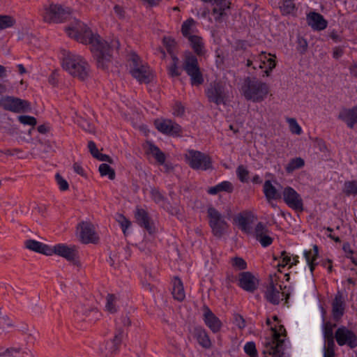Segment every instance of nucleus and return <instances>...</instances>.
Instances as JSON below:
<instances>
[{"instance_id": "58", "label": "nucleus", "mask_w": 357, "mask_h": 357, "mask_svg": "<svg viewBox=\"0 0 357 357\" xmlns=\"http://www.w3.org/2000/svg\"><path fill=\"white\" fill-rule=\"evenodd\" d=\"M2 320L3 321L4 324L8 328H13L15 327V324L10 318V317L7 314H3L1 317Z\"/></svg>"}, {"instance_id": "30", "label": "nucleus", "mask_w": 357, "mask_h": 357, "mask_svg": "<svg viewBox=\"0 0 357 357\" xmlns=\"http://www.w3.org/2000/svg\"><path fill=\"white\" fill-rule=\"evenodd\" d=\"M234 222L237 223L238 227L243 231L245 233L250 232V221L249 220L248 217H245L241 213H240L234 218Z\"/></svg>"}, {"instance_id": "27", "label": "nucleus", "mask_w": 357, "mask_h": 357, "mask_svg": "<svg viewBox=\"0 0 357 357\" xmlns=\"http://www.w3.org/2000/svg\"><path fill=\"white\" fill-rule=\"evenodd\" d=\"M280 291L278 290L273 283L271 282L265 292V297L266 300L273 305H278L280 301Z\"/></svg>"}, {"instance_id": "51", "label": "nucleus", "mask_w": 357, "mask_h": 357, "mask_svg": "<svg viewBox=\"0 0 357 357\" xmlns=\"http://www.w3.org/2000/svg\"><path fill=\"white\" fill-rule=\"evenodd\" d=\"M167 69L171 77H178L181 75V71L177 65L171 64Z\"/></svg>"}, {"instance_id": "44", "label": "nucleus", "mask_w": 357, "mask_h": 357, "mask_svg": "<svg viewBox=\"0 0 357 357\" xmlns=\"http://www.w3.org/2000/svg\"><path fill=\"white\" fill-rule=\"evenodd\" d=\"M21 349L10 347L0 352V357H16L20 353Z\"/></svg>"}, {"instance_id": "59", "label": "nucleus", "mask_w": 357, "mask_h": 357, "mask_svg": "<svg viewBox=\"0 0 357 357\" xmlns=\"http://www.w3.org/2000/svg\"><path fill=\"white\" fill-rule=\"evenodd\" d=\"M96 158L100 161H105L110 164H112L114 162L113 160L110 156L100 153L98 154V155H96Z\"/></svg>"}, {"instance_id": "22", "label": "nucleus", "mask_w": 357, "mask_h": 357, "mask_svg": "<svg viewBox=\"0 0 357 357\" xmlns=\"http://www.w3.org/2000/svg\"><path fill=\"white\" fill-rule=\"evenodd\" d=\"M24 246L26 249L31 251L50 256V247L33 239H28L24 242Z\"/></svg>"}, {"instance_id": "31", "label": "nucleus", "mask_w": 357, "mask_h": 357, "mask_svg": "<svg viewBox=\"0 0 357 357\" xmlns=\"http://www.w3.org/2000/svg\"><path fill=\"white\" fill-rule=\"evenodd\" d=\"M148 145L149 152L154 156L159 164H164L166 159L164 153L162 152L158 146H155L151 142H148Z\"/></svg>"}, {"instance_id": "54", "label": "nucleus", "mask_w": 357, "mask_h": 357, "mask_svg": "<svg viewBox=\"0 0 357 357\" xmlns=\"http://www.w3.org/2000/svg\"><path fill=\"white\" fill-rule=\"evenodd\" d=\"M119 222L121 225L123 233L126 234V230L130 227V222L122 215H119Z\"/></svg>"}, {"instance_id": "34", "label": "nucleus", "mask_w": 357, "mask_h": 357, "mask_svg": "<svg viewBox=\"0 0 357 357\" xmlns=\"http://www.w3.org/2000/svg\"><path fill=\"white\" fill-rule=\"evenodd\" d=\"M106 300V310L112 314L116 313L117 312L116 296L114 294H108L107 296Z\"/></svg>"}, {"instance_id": "20", "label": "nucleus", "mask_w": 357, "mask_h": 357, "mask_svg": "<svg viewBox=\"0 0 357 357\" xmlns=\"http://www.w3.org/2000/svg\"><path fill=\"white\" fill-rule=\"evenodd\" d=\"M204 319L206 326L213 332L218 333L220 331L222 322L212 312L208 306L204 305Z\"/></svg>"}, {"instance_id": "17", "label": "nucleus", "mask_w": 357, "mask_h": 357, "mask_svg": "<svg viewBox=\"0 0 357 357\" xmlns=\"http://www.w3.org/2000/svg\"><path fill=\"white\" fill-rule=\"evenodd\" d=\"M238 285L245 291L254 292L258 287V279L250 272H242L239 274Z\"/></svg>"}, {"instance_id": "13", "label": "nucleus", "mask_w": 357, "mask_h": 357, "mask_svg": "<svg viewBox=\"0 0 357 357\" xmlns=\"http://www.w3.org/2000/svg\"><path fill=\"white\" fill-rule=\"evenodd\" d=\"M79 231L78 238L83 244H97L99 242V236L96 231L94 225L89 221H82L77 225Z\"/></svg>"}, {"instance_id": "21", "label": "nucleus", "mask_w": 357, "mask_h": 357, "mask_svg": "<svg viewBox=\"0 0 357 357\" xmlns=\"http://www.w3.org/2000/svg\"><path fill=\"white\" fill-rule=\"evenodd\" d=\"M307 24L314 30L321 31L327 27L328 22L324 17L316 12H311L307 16Z\"/></svg>"}, {"instance_id": "2", "label": "nucleus", "mask_w": 357, "mask_h": 357, "mask_svg": "<svg viewBox=\"0 0 357 357\" xmlns=\"http://www.w3.org/2000/svg\"><path fill=\"white\" fill-rule=\"evenodd\" d=\"M61 66L69 75L81 81L85 80L89 77V66L79 55L67 52L63 55Z\"/></svg>"}, {"instance_id": "14", "label": "nucleus", "mask_w": 357, "mask_h": 357, "mask_svg": "<svg viewBox=\"0 0 357 357\" xmlns=\"http://www.w3.org/2000/svg\"><path fill=\"white\" fill-rule=\"evenodd\" d=\"M337 343L340 346L347 344L351 349L357 347V335L344 326L340 327L335 333Z\"/></svg>"}, {"instance_id": "42", "label": "nucleus", "mask_w": 357, "mask_h": 357, "mask_svg": "<svg viewBox=\"0 0 357 357\" xmlns=\"http://www.w3.org/2000/svg\"><path fill=\"white\" fill-rule=\"evenodd\" d=\"M18 121L23 125H29L35 126L37 123V120L35 117L26 115H21L17 117Z\"/></svg>"}, {"instance_id": "9", "label": "nucleus", "mask_w": 357, "mask_h": 357, "mask_svg": "<svg viewBox=\"0 0 357 357\" xmlns=\"http://www.w3.org/2000/svg\"><path fill=\"white\" fill-rule=\"evenodd\" d=\"M183 68L190 77L192 85L199 86L203 84L204 78L199 67L197 59L191 52L185 54Z\"/></svg>"}, {"instance_id": "26", "label": "nucleus", "mask_w": 357, "mask_h": 357, "mask_svg": "<svg viewBox=\"0 0 357 357\" xmlns=\"http://www.w3.org/2000/svg\"><path fill=\"white\" fill-rule=\"evenodd\" d=\"M188 40L190 43V46L193 49L194 52L198 56H202L205 54L204 45L202 38L200 36L193 35L189 36Z\"/></svg>"}, {"instance_id": "49", "label": "nucleus", "mask_w": 357, "mask_h": 357, "mask_svg": "<svg viewBox=\"0 0 357 357\" xmlns=\"http://www.w3.org/2000/svg\"><path fill=\"white\" fill-rule=\"evenodd\" d=\"M219 189V192H231L233 191L234 187L231 182L229 181H223L217 185Z\"/></svg>"}, {"instance_id": "16", "label": "nucleus", "mask_w": 357, "mask_h": 357, "mask_svg": "<svg viewBox=\"0 0 357 357\" xmlns=\"http://www.w3.org/2000/svg\"><path fill=\"white\" fill-rule=\"evenodd\" d=\"M154 124L158 130L163 134L172 136L181 135V126L170 119H156Z\"/></svg>"}, {"instance_id": "7", "label": "nucleus", "mask_w": 357, "mask_h": 357, "mask_svg": "<svg viewBox=\"0 0 357 357\" xmlns=\"http://www.w3.org/2000/svg\"><path fill=\"white\" fill-rule=\"evenodd\" d=\"M206 96L211 102L215 105H226L229 100V91L226 84L220 80L211 82L206 89Z\"/></svg>"}, {"instance_id": "4", "label": "nucleus", "mask_w": 357, "mask_h": 357, "mask_svg": "<svg viewBox=\"0 0 357 357\" xmlns=\"http://www.w3.org/2000/svg\"><path fill=\"white\" fill-rule=\"evenodd\" d=\"M128 61L130 73L139 83L149 84L152 81L153 74L149 66L137 54L131 52L128 55Z\"/></svg>"}, {"instance_id": "43", "label": "nucleus", "mask_w": 357, "mask_h": 357, "mask_svg": "<svg viewBox=\"0 0 357 357\" xmlns=\"http://www.w3.org/2000/svg\"><path fill=\"white\" fill-rule=\"evenodd\" d=\"M244 351L250 357L257 356V351L253 342H247L244 346Z\"/></svg>"}, {"instance_id": "46", "label": "nucleus", "mask_w": 357, "mask_h": 357, "mask_svg": "<svg viewBox=\"0 0 357 357\" xmlns=\"http://www.w3.org/2000/svg\"><path fill=\"white\" fill-rule=\"evenodd\" d=\"M162 42L169 54H172L173 50L176 45V41L169 37H164Z\"/></svg>"}, {"instance_id": "10", "label": "nucleus", "mask_w": 357, "mask_h": 357, "mask_svg": "<svg viewBox=\"0 0 357 357\" xmlns=\"http://www.w3.org/2000/svg\"><path fill=\"white\" fill-rule=\"evenodd\" d=\"M50 256L54 254L65 258L77 268H81L82 266L77 255V248L74 245L68 246L63 243L56 244L53 247H50Z\"/></svg>"}, {"instance_id": "19", "label": "nucleus", "mask_w": 357, "mask_h": 357, "mask_svg": "<svg viewBox=\"0 0 357 357\" xmlns=\"http://www.w3.org/2000/svg\"><path fill=\"white\" fill-rule=\"evenodd\" d=\"M214 8L212 9V14L215 15V20L222 22L227 16L226 10L230 8L231 2L229 0H212Z\"/></svg>"}, {"instance_id": "52", "label": "nucleus", "mask_w": 357, "mask_h": 357, "mask_svg": "<svg viewBox=\"0 0 357 357\" xmlns=\"http://www.w3.org/2000/svg\"><path fill=\"white\" fill-rule=\"evenodd\" d=\"M185 112V107L181 102H176L174 107V115L181 116L183 115Z\"/></svg>"}, {"instance_id": "24", "label": "nucleus", "mask_w": 357, "mask_h": 357, "mask_svg": "<svg viewBox=\"0 0 357 357\" xmlns=\"http://www.w3.org/2000/svg\"><path fill=\"white\" fill-rule=\"evenodd\" d=\"M333 315L335 320L339 319L344 314V300L342 295L337 293L332 303Z\"/></svg>"}, {"instance_id": "61", "label": "nucleus", "mask_w": 357, "mask_h": 357, "mask_svg": "<svg viewBox=\"0 0 357 357\" xmlns=\"http://www.w3.org/2000/svg\"><path fill=\"white\" fill-rule=\"evenodd\" d=\"M258 58L261 62L260 64L259 65V68H263L264 67V65L267 62V59H268L267 57L266 52H262L261 54L260 55H259Z\"/></svg>"}, {"instance_id": "57", "label": "nucleus", "mask_w": 357, "mask_h": 357, "mask_svg": "<svg viewBox=\"0 0 357 357\" xmlns=\"http://www.w3.org/2000/svg\"><path fill=\"white\" fill-rule=\"evenodd\" d=\"M234 320H235V323H236V326H238V327L239 328H245V319H243V317L241 315H240L238 314H235Z\"/></svg>"}, {"instance_id": "41", "label": "nucleus", "mask_w": 357, "mask_h": 357, "mask_svg": "<svg viewBox=\"0 0 357 357\" xmlns=\"http://www.w3.org/2000/svg\"><path fill=\"white\" fill-rule=\"evenodd\" d=\"M287 122L289 126V130L290 131L296 135H301L302 132V129L301 126L298 124L296 120L293 118H289L287 119Z\"/></svg>"}, {"instance_id": "64", "label": "nucleus", "mask_w": 357, "mask_h": 357, "mask_svg": "<svg viewBox=\"0 0 357 357\" xmlns=\"http://www.w3.org/2000/svg\"><path fill=\"white\" fill-rule=\"evenodd\" d=\"M73 169L79 175H81L82 176H85L84 171L82 167L79 163L75 162L73 164Z\"/></svg>"}, {"instance_id": "60", "label": "nucleus", "mask_w": 357, "mask_h": 357, "mask_svg": "<svg viewBox=\"0 0 357 357\" xmlns=\"http://www.w3.org/2000/svg\"><path fill=\"white\" fill-rule=\"evenodd\" d=\"M57 77H58L57 70H54L49 77V82L53 86H55L57 84Z\"/></svg>"}, {"instance_id": "38", "label": "nucleus", "mask_w": 357, "mask_h": 357, "mask_svg": "<svg viewBox=\"0 0 357 357\" xmlns=\"http://www.w3.org/2000/svg\"><path fill=\"white\" fill-rule=\"evenodd\" d=\"M236 174L241 182L246 183L248 181L249 172L243 165H241L237 167Z\"/></svg>"}, {"instance_id": "39", "label": "nucleus", "mask_w": 357, "mask_h": 357, "mask_svg": "<svg viewBox=\"0 0 357 357\" xmlns=\"http://www.w3.org/2000/svg\"><path fill=\"white\" fill-rule=\"evenodd\" d=\"M281 11L283 14H290L295 9V4L293 0H284L282 6H280Z\"/></svg>"}, {"instance_id": "18", "label": "nucleus", "mask_w": 357, "mask_h": 357, "mask_svg": "<svg viewBox=\"0 0 357 357\" xmlns=\"http://www.w3.org/2000/svg\"><path fill=\"white\" fill-rule=\"evenodd\" d=\"M135 218L137 222L143 227L146 231L152 234L155 232V227L154 223L151 220L149 213L143 208H137L135 211Z\"/></svg>"}, {"instance_id": "1", "label": "nucleus", "mask_w": 357, "mask_h": 357, "mask_svg": "<svg viewBox=\"0 0 357 357\" xmlns=\"http://www.w3.org/2000/svg\"><path fill=\"white\" fill-rule=\"evenodd\" d=\"M69 37L82 43H89L91 45V51L96 60L98 68L107 70L112 63V54L114 50L119 47L118 40H113L108 43L99 36H93L90 29L83 22L75 20L66 27Z\"/></svg>"}, {"instance_id": "53", "label": "nucleus", "mask_w": 357, "mask_h": 357, "mask_svg": "<svg viewBox=\"0 0 357 357\" xmlns=\"http://www.w3.org/2000/svg\"><path fill=\"white\" fill-rule=\"evenodd\" d=\"M263 247H267L273 243V238L268 236V234L257 239Z\"/></svg>"}, {"instance_id": "6", "label": "nucleus", "mask_w": 357, "mask_h": 357, "mask_svg": "<svg viewBox=\"0 0 357 357\" xmlns=\"http://www.w3.org/2000/svg\"><path fill=\"white\" fill-rule=\"evenodd\" d=\"M70 14V9L61 4L50 3L43 7V20L47 23H60L67 19Z\"/></svg>"}, {"instance_id": "11", "label": "nucleus", "mask_w": 357, "mask_h": 357, "mask_svg": "<svg viewBox=\"0 0 357 357\" xmlns=\"http://www.w3.org/2000/svg\"><path fill=\"white\" fill-rule=\"evenodd\" d=\"M185 158L189 166L193 169L206 170L211 168V158L200 151L189 150L185 155Z\"/></svg>"}, {"instance_id": "29", "label": "nucleus", "mask_w": 357, "mask_h": 357, "mask_svg": "<svg viewBox=\"0 0 357 357\" xmlns=\"http://www.w3.org/2000/svg\"><path fill=\"white\" fill-rule=\"evenodd\" d=\"M264 192L266 199H277L281 197L280 194L278 192L275 186H273L270 181H266L264 184Z\"/></svg>"}, {"instance_id": "25", "label": "nucleus", "mask_w": 357, "mask_h": 357, "mask_svg": "<svg viewBox=\"0 0 357 357\" xmlns=\"http://www.w3.org/2000/svg\"><path fill=\"white\" fill-rule=\"evenodd\" d=\"M194 335L198 343L205 349L211 347V342L206 331L202 327H196L194 331Z\"/></svg>"}, {"instance_id": "15", "label": "nucleus", "mask_w": 357, "mask_h": 357, "mask_svg": "<svg viewBox=\"0 0 357 357\" xmlns=\"http://www.w3.org/2000/svg\"><path fill=\"white\" fill-rule=\"evenodd\" d=\"M284 202L292 209L298 211H303V202L301 195L291 187L284 188L282 192Z\"/></svg>"}, {"instance_id": "28", "label": "nucleus", "mask_w": 357, "mask_h": 357, "mask_svg": "<svg viewBox=\"0 0 357 357\" xmlns=\"http://www.w3.org/2000/svg\"><path fill=\"white\" fill-rule=\"evenodd\" d=\"M172 295L174 298L178 301H183L185 296L183 283L178 277L174 278Z\"/></svg>"}, {"instance_id": "36", "label": "nucleus", "mask_w": 357, "mask_h": 357, "mask_svg": "<svg viewBox=\"0 0 357 357\" xmlns=\"http://www.w3.org/2000/svg\"><path fill=\"white\" fill-rule=\"evenodd\" d=\"M16 23L15 18L10 15H0V29L13 26Z\"/></svg>"}, {"instance_id": "3", "label": "nucleus", "mask_w": 357, "mask_h": 357, "mask_svg": "<svg viewBox=\"0 0 357 357\" xmlns=\"http://www.w3.org/2000/svg\"><path fill=\"white\" fill-rule=\"evenodd\" d=\"M243 95L248 100L259 102L264 100L269 92L268 85L256 77H248L241 88Z\"/></svg>"}, {"instance_id": "45", "label": "nucleus", "mask_w": 357, "mask_h": 357, "mask_svg": "<svg viewBox=\"0 0 357 357\" xmlns=\"http://www.w3.org/2000/svg\"><path fill=\"white\" fill-rule=\"evenodd\" d=\"M231 265L238 268V270H244L247 268V264L245 261L241 257H234L231 259Z\"/></svg>"}, {"instance_id": "63", "label": "nucleus", "mask_w": 357, "mask_h": 357, "mask_svg": "<svg viewBox=\"0 0 357 357\" xmlns=\"http://www.w3.org/2000/svg\"><path fill=\"white\" fill-rule=\"evenodd\" d=\"M281 256L282 257V263L280 264L278 266L284 267L289 263V261H291V258L290 257L287 255V252L285 251H282L281 252Z\"/></svg>"}, {"instance_id": "40", "label": "nucleus", "mask_w": 357, "mask_h": 357, "mask_svg": "<svg viewBox=\"0 0 357 357\" xmlns=\"http://www.w3.org/2000/svg\"><path fill=\"white\" fill-rule=\"evenodd\" d=\"M195 24V22L193 19L189 18L187 20H185L181 26V32L182 34L188 38L190 35V30L191 27Z\"/></svg>"}, {"instance_id": "32", "label": "nucleus", "mask_w": 357, "mask_h": 357, "mask_svg": "<svg viewBox=\"0 0 357 357\" xmlns=\"http://www.w3.org/2000/svg\"><path fill=\"white\" fill-rule=\"evenodd\" d=\"M305 165L304 160L301 158L291 159L285 167L286 172L288 174L292 173L294 170L303 167Z\"/></svg>"}, {"instance_id": "56", "label": "nucleus", "mask_w": 357, "mask_h": 357, "mask_svg": "<svg viewBox=\"0 0 357 357\" xmlns=\"http://www.w3.org/2000/svg\"><path fill=\"white\" fill-rule=\"evenodd\" d=\"M335 326V324L333 326L330 323H326L324 327V336L325 337H333V327Z\"/></svg>"}, {"instance_id": "37", "label": "nucleus", "mask_w": 357, "mask_h": 357, "mask_svg": "<svg viewBox=\"0 0 357 357\" xmlns=\"http://www.w3.org/2000/svg\"><path fill=\"white\" fill-rule=\"evenodd\" d=\"M268 234V229L267 227L261 222H258L255 229V236L256 239L257 240Z\"/></svg>"}, {"instance_id": "5", "label": "nucleus", "mask_w": 357, "mask_h": 357, "mask_svg": "<svg viewBox=\"0 0 357 357\" xmlns=\"http://www.w3.org/2000/svg\"><path fill=\"white\" fill-rule=\"evenodd\" d=\"M272 340L265 344V349L263 351L264 357H283L284 355V340L280 339L281 336L286 335V330L282 325L277 328L271 327Z\"/></svg>"}, {"instance_id": "48", "label": "nucleus", "mask_w": 357, "mask_h": 357, "mask_svg": "<svg viewBox=\"0 0 357 357\" xmlns=\"http://www.w3.org/2000/svg\"><path fill=\"white\" fill-rule=\"evenodd\" d=\"M85 314L94 321L98 320L101 317L100 312L96 307L89 309L87 311H86Z\"/></svg>"}, {"instance_id": "47", "label": "nucleus", "mask_w": 357, "mask_h": 357, "mask_svg": "<svg viewBox=\"0 0 357 357\" xmlns=\"http://www.w3.org/2000/svg\"><path fill=\"white\" fill-rule=\"evenodd\" d=\"M55 178L57 182V184L59 186V189L61 191H66L69 189L68 183L66 179H64L59 173H57L55 175Z\"/></svg>"}, {"instance_id": "23", "label": "nucleus", "mask_w": 357, "mask_h": 357, "mask_svg": "<svg viewBox=\"0 0 357 357\" xmlns=\"http://www.w3.org/2000/svg\"><path fill=\"white\" fill-rule=\"evenodd\" d=\"M339 119L344 121L350 128L357 123V107L344 109L339 115Z\"/></svg>"}, {"instance_id": "50", "label": "nucleus", "mask_w": 357, "mask_h": 357, "mask_svg": "<svg viewBox=\"0 0 357 357\" xmlns=\"http://www.w3.org/2000/svg\"><path fill=\"white\" fill-rule=\"evenodd\" d=\"M152 198L156 203H160V202L164 201L165 198L159 192L158 190L154 188L151 191Z\"/></svg>"}, {"instance_id": "33", "label": "nucleus", "mask_w": 357, "mask_h": 357, "mask_svg": "<svg viewBox=\"0 0 357 357\" xmlns=\"http://www.w3.org/2000/svg\"><path fill=\"white\" fill-rule=\"evenodd\" d=\"M98 171L101 176H107L110 180H114L116 176L115 171L109 165L102 163L99 166Z\"/></svg>"}, {"instance_id": "55", "label": "nucleus", "mask_w": 357, "mask_h": 357, "mask_svg": "<svg viewBox=\"0 0 357 357\" xmlns=\"http://www.w3.org/2000/svg\"><path fill=\"white\" fill-rule=\"evenodd\" d=\"M88 148L89 149V151L91 154L93 155V158H96V155H98L100 153L96 144L93 141H89L88 143Z\"/></svg>"}, {"instance_id": "8", "label": "nucleus", "mask_w": 357, "mask_h": 357, "mask_svg": "<svg viewBox=\"0 0 357 357\" xmlns=\"http://www.w3.org/2000/svg\"><path fill=\"white\" fill-rule=\"evenodd\" d=\"M207 217L213 234L217 238H221L229 227L224 216L213 206H209L207 208Z\"/></svg>"}, {"instance_id": "62", "label": "nucleus", "mask_w": 357, "mask_h": 357, "mask_svg": "<svg viewBox=\"0 0 357 357\" xmlns=\"http://www.w3.org/2000/svg\"><path fill=\"white\" fill-rule=\"evenodd\" d=\"M343 250L347 253V257L349 258L352 259V261H354V259L351 257V255L354 253V251L351 249L350 245L349 243H345L343 245Z\"/></svg>"}, {"instance_id": "35", "label": "nucleus", "mask_w": 357, "mask_h": 357, "mask_svg": "<svg viewBox=\"0 0 357 357\" xmlns=\"http://www.w3.org/2000/svg\"><path fill=\"white\" fill-rule=\"evenodd\" d=\"M344 193L347 195H357V181H347L344 184Z\"/></svg>"}, {"instance_id": "12", "label": "nucleus", "mask_w": 357, "mask_h": 357, "mask_svg": "<svg viewBox=\"0 0 357 357\" xmlns=\"http://www.w3.org/2000/svg\"><path fill=\"white\" fill-rule=\"evenodd\" d=\"M0 105L6 111L14 113L28 112L31 110V103L25 100L14 96H5L1 98Z\"/></svg>"}]
</instances>
